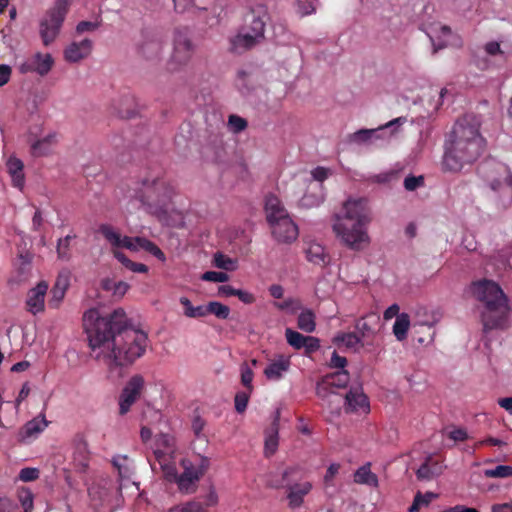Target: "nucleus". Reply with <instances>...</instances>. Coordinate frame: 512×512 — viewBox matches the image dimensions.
I'll return each instance as SVG.
<instances>
[{
    "instance_id": "f257e3e1",
    "label": "nucleus",
    "mask_w": 512,
    "mask_h": 512,
    "mask_svg": "<svg viewBox=\"0 0 512 512\" xmlns=\"http://www.w3.org/2000/svg\"><path fill=\"white\" fill-rule=\"evenodd\" d=\"M83 325L92 357L109 366L131 365L146 352L147 334L129 325L122 308L106 315L90 309L84 313Z\"/></svg>"
},
{
    "instance_id": "f03ea898",
    "label": "nucleus",
    "mask_w": 512,
    "mask_h": 512,
    "mask_svg": "<svg viewBox=\"0 0 512 512\" xmlns=\"http://www.w3.org/2000/svg\"><path fill=\"white\" fill-rule=\"evenodd\" d=\"M480 120L473 114L459 118L445 143L442 166L445 171L459 172L475 163L486 149V140L480 133Z\"/></svg>"
},
{
    "instance_id": "7ed1b4c3",
    "label": "nucleus",
    "mask_w": 512,
    "mask_h": 512,
    "mask_svg": "<svg viewBox=\"0 0 512 512\" xmlns=\"http://www.w3.org/2000/svg\"><path fill=\"white\" fill-rule=\"evenodd\" d=\"M371 222V211L366 198L348 199L342 211L335 215L333 232L340 242L353 251H362L371 239L367 227Z\"/></svg>"
},
{
    "instance_id": "20e7f679",
    "label": "nucleus",
    "mask_w": 512,
    "mask_h": 512,
    "mask_svg": "<svg viewBox=\"0 0 512 512\" xmlns=\"http://www.w3.org/2000/svg\"><path fill=\"white\" fill-rule=\"evenodd\" d=\"M471 291L478 301L484 303L481 315L484 330L506 328L510 307L501 287L496 282L485 279L474 282Z\"/></svg>"
},
{
    "instance_id": "39448f33",
    "label": "nucleus",
    "mask_w": 512,
    "mask_h": 512,
    "mask_svg": "<svg viewBox=\"0 0 512 512\" xmlns=\"http://www.w3.org/2000/svg\"><path fill=\"white\" fill-rule=\"evenodd\" d=\"M99 233L111 245L113 256L128 270L134 273H147L148 267L145 264L137 263L130 260L119 248H125L130 251L144 250L158 260L164 262L166 256L163 251L152 241L144 237H129L122 236L112 225L101 224L99 226Z\"/></svg>"
},
{
    "instance_id": "423d86ee",
    "label": "nucleus",
    "mask_w": 512,
    "mask_h": 512,
    "mask_svg": "<svg viewBox=\"0 0 512 512\" xmlns=\"http://www.w3.org/2000/svg\"><path fill=\"white\" fill-rule=\"evenodd\" d=\"M129 192V196L139 201L141 206L151 214L166 213L176 194L173 184L163 177L145 178L134 183Z\"/></svg>"
},
{
    "instance_id": "0eeeda50",
    "label": "nucleus",
    "mask_w": 512,
    "mask_h": 512,
    "mask_svg": "<svg viewBox=\"0 0 512 512\" xmlns=\"http://www.w3.org/2000/svg\"><path fill=\"white\" fill-rule=\"evenodd\" d=\"M265 212L272 236L277 242L290 244L298 238V226L277 196L266 197Z\"/></svg>"
},
{
    "instance_id": "6e6552de",
    "label": "nucleus",
    "mask_w": 512,
    "mask_h": 512,
    "mask_svg": "<svg viewBox=\"0 0 512 512\" xmlns=\"http://www.w3.org/2000/svg\"><path fill=\"white\" fill-rule=\"evenodd\" d=\"M478 173L493 191L506 190L512 197V173L508 166L494 160H488L478 167Z\"/></svg>"
},
{
    "instance_id": "1a4fd4ad",
    "label": "nucleus",
    "mask_w": 512,
    "mask_h": 512,
    "mask_svg": "<svg viewBox=\"0 0 512 512\" xmlns=\"http://www.w3.org/2000/svg\"><path fill=\"white\" fill-rule=\"evenodd\" d=\"M406 117H398L374 129H359L348 135V141L357 145H374L387 141L395 133V126L406 123Z\"/></svg>"
},
{
    "instance_id": "9d476101",
    "label": "nucleus",
    "mask_w": 512,
    "mask_h": 512,
    "mask_svg": "<svg viewBox=\"0 0 512 512\" xmlns=\"http://www.w3.org/2000/svg\"><path fill=\"white\" fill-rule=\"evenodd\" d=\"M68 12L67 2L59 1L47 11L40 21L39 33L45 46H49L59 35L60 29Z\"/></svg>"
},
{
    "instance_id": "9b49d317",
    "label": "nucleus",
    "mask_w": 512,
    "mask_h": 512,
    "mask_svg": "<svg viewBox=\"0 0 512 512\" xmlns=\"http://www.w3.org/2000/svg\"><path fill=\"white\" fill-rule=\"evenodd\" d=\"M210 465L209 458L199 455L196 462L189 459H182L183 472L177 479V485L181 492L192 493L200 478L206 473Z\"/></svg>"
},
{
    "instance_id": "f8f14e48",
    "label": "nucleus",
    "mask_w": 512,
    "mask_h": 512,
    "mask_svg": "<svg viewBox=\"0 0 512 512\" xmlns=\"http://www.w3.org/2000/svg\"><path fill=\"white\" fill-rule=\"evenodd\" d=\"M195 51V46L191 40L187 28H176L173 34V51L169 64L173 70H178L186 66Z\"/></svg>"
},
{
    "instance_id": "ddd939ff",
    "label": "nucleus",
    "mask_w": 512,
    "mask_h": 512,
    "mask_svg": "<svg viewBox=\"0 0 512 512\" xmlns=\"http://www.w3.org/2000/svg\"><path fill=\"white\" fill-rule=\"evenodd\" d=\"M349 381L350 375L347 370L327 374L317 382L316 395L323 400L334 398L331 402H336L339 409L343 399L333 391V388H345Z\"/></svg>"
},
{
    "instance_id": "4468645a",
    "label": "nucleus",
    "mask_w": 512,
    "mask_h": 512,
    "mask_svg": "<svg viewBox=\"0 0 512 512\" xmlns=\"http://www.w3.org/2000/svg\"><path fill=\"white\" fill-rule=\"evenodd\" d=\"M144 385L145 380L140 374L133 375L128 380L119 397V413L121 415H125L140 398Z\"/></svg>"
},
{
    "instance_id": "2eb2a0df",
    "label": "nucleus",
    "mask_w": 512,
    "mask_h": 512,
    "mask_svg": "<svg viewBox=\"0 0 512 512\" xmlns=\"http://www.w3.org/2000/svg\"><path fill=\"white\" fill-rule=\"evenodd\" d=\"M54 65V59L49 53L37 52L19 65L22 74L36 73L41 77L46 76Z\"/></svg>"
},
{
    "instance_id": "dca6fc26",
    "label": "nucleus",
    "mask_w": 512,
    "mask_h": 512,
    "mask_svg": "<svg viewBox=\"0 0 512 512\" xmlns=\"http://www.w3.org/2000/svg\"><path fill=\"white\" fill-rule=\"evenodd\" d=\"M268 19L267 8L264 5L251 7L244 17L243 30H246L256 37L264 39L266 21Z\"/></svg>"
},
{
    "instance_id": "f3484780",
    "label": "nucleus",
    "mask_w": 512,
    "mask_h": 512,
    "mask_svg": "<svg viewBox=\"0 0 512 512\" xmlns=\"http://www.w3.org/2000/svg\"><path fill=\"white\" fill-rule=\"evenodd\" d=\"M312 488L313 485L310 481L302 479V473L300 479L288 482L286 498L289 508L293 510L300 508L304 503V498L311 492Z\"/></svg>"
},
{
    "instance_id": "a211bd4d",
    "label": "nucleus",
    "mask_w": 512,
    "mask_h": 512,
    "mask_svg": "<svg viewBox=\"0 0 512 512\" xmlns=\"http://www.w3.org/2000/svg\"><path fill=\"white\" fill-rule=\"evenodd\" d=\"M163 45L164 37L161 33L149 32L144 36V40L140 46V52L146 59H156L160 56Z\"/></svg>"
},
{
    "instance_id": "6ab92c4d",
    "label": "nucleus",
    "mask_w": 512,
    "mask_h": 512,
    "mask_svg": "<svg viewBox=\"0 0 512 512\" xmlns=\"http://www.w3.org/2000/svg\"><path fill=\"white\" fill-rule=\"evenodd\" d=\"M263 40L260 37H256L255 34L242 29V31L230 39V51L235 54H242L254 48Z\"/></svg>"
},
{
    "instance_id": "aec40b11",
    "label": "nucleus",
    "mask_w": 512,
    "mask_h": 512,
    "mask_svg": "<svg viewBox=\"0 0 512 512\" xmlns=\"http://www.w3.org/2000/svg\"><path fill=\"white\" fill-rule=\"evenodd\" d=\"M346 412H369V400L363 393L362 388H351L344 397Z\"/></svg>"
},
{
    "instance_id": "412c9836",
    "label": "nucleus",
    "mask_w": 512,
    "mask_h": 512,
    "mask_svg": "<svg viewBox=\"0 0 512 512\" xmlns=\"http://www.w3.org/2000/svg\"><path fill=\"white\" fill-rule=\"evenodd\" d=\"M443 460L437 455H429L416 471L419 480H431L442 474Z\"/></svg>"
},
{
    "instance_id": "4be33fe9",
    "label": "nucleus",
    "mask_w": 512,
    "mask_h": 512,
    "mask_svg": "<svg viewBox=\"0 0 512 512\" xmlns=\"http://www.w3.org/2000/svg\"><path fill=\"white\" fill-rule=\"evenodd\" d=\"M48 290V284L41 281L36 287L29 290L26 300L27 310L32 314L44 311V299Z\"/></svg>"
},
{
    "instance_id": "5701e85b",
    "label": "nucleus",
    "mask_w": 512,
    "mask_h": 512,
    "mask_svg": "<svg viewBox=\"0 0 512 512\" xmlns=\"http://www.w3.org/2000/svg\"><path fill=\"white\" fill-rule=\"evenodd\" d=\"M279 421L280 412L276 411L275 417L268 429L265 431L264 455L266 458L273 456L279 445Z\"/></svg>"
},
{
    "instance_id": "b1692460",
    "label": "nucleus",
    "mask_w": 512,
    "mask_h": 512,
    "mask_svg": "<svg viewBox=\"0 0 512 512\" xmlns=\"http://www.w3.org/2000/svg\"><path fill=\"white\" fill-rule=\"evenodd\" d=\"M92 47V41L89 39H83L80 42H72L64 50V58L71 63L79 62L90 55Z\"/></svg>"
},
{
    "instance_id": "393cba45",
    "label": "nucleus",
    "mask_w": 512,
    "mask_h": 512,
    "mask_svg": "<svg viewBox=\"0 0 512 512\" xmlns=\"http://www.w3.org/2000/svg\"><path fill=\"white\" fill-rule=\"evenodd\" d=\"M301 468L299 466L287 467L280 475L271 473L267 479V486L274 489L288 487L291 480L300 479Z\"/></svg>"
},
{
    "instance_id": "a878e982",
    "label": "nucleus",
    "mask_w": 512,
    "mask_h": 512,
    "mask_svg": "<svg viewBox=\"0 0 512 512\" xmlns=\"http://www.w3.org/2000/svg\"><path fill=\"white\" fill-rule=\"evenodd\" d=\"M291 362L288 357L280 355L277 359L271 361L264 369V375L269 380L277 381L290 368Z\"/></svg>"
},
{
    "instance_id": "bb28decb",
    "label": "nucleus",
    "mask_w": 512,
    "mask_h": 512,
    "mask_svg": "<svg viewBox=\"0 0 512 512\" xmlns=\"http://www.w3.org/2000/svg\"><path fill=\"white\" fill-rule=\"evenodd\" d=\"M176 453V444L175 438L169 434H159L155 440V450L154 456L158 458V456L167 457V456H175Z\"/></svg>"
},
{
    "instance_id": "cd10ccee",
    "label": "nucleus",
    "mask_w": 512,
    "mask_h": 512,
    "mask_svg": "<svg viewBox=\"0 0 512 512\" xmlns=\"http://www.w3.org/2000/svg\"><path fill=\"white\" fill-rule=\"evenodd\" d=\"M6 168L11 176L12 183L15 187L22 189L25 183L24 176V164L22 160L15 156H11L8 158L6 162Z\"/></svg>"
},
{
    "instance_id": "c85d7f7f",
    "label": "nucleus",
    "mask_w": 512,
    "mask_h": 512,
    "mask_svg": "<svg viewBox=\"0 0 512 512\" xmlns=\"http://www.w3.org/2000/svg\"><path fill=\"white\" fill-rule=\"evenodd\" d=\"M355 327L362 337L374 335L380 327V318L374 313L368 314L360 318Z\"/></svg>"
},
{
    "instance_id": "c756f323",
    "label": "nucleus",
    "mask_w": 512,
    "mask_h": 512,
    "mask_svg": "<svg viewBox=\"0 0 512 512\" xmlns=\"http://www.w3.org/2000/svg\"><path fill=\"white\" fill-rule=\"evenodd\" d=\"M306 258L309 262L325 267L330 263V256L319 243H310L306 249Z\"/></svg>"
},
{
    "instance_id": "7c9ffc66",
    "label": "nucleus",
    "mask_w": 512,
    "mask_h": 512,
    "mask_svg": "<svg viewBox=\"0 0 512 512\" xmlns=\"http://www.w3.org/2000/svg\"><path fill=\"white\" fill-rule=\"evenodd\" d=\"M48 426V421L45 418L44 414H41L38 417L33 418L28 421L21 429L20 436L22 440H26L27 438H31L37 436L39 433L44 431V429Z\"/></svg>"
},
{
    "instance_id": "2f4dec72",
    "label": "nucleus",
    "mask_w": 512,
    "mask_h": 512,
    "mask_svg": "<svg viewBox=\"0 0 512 512\" xmlns=\"http://www.w3.org/2000/svg\"><path fill=\"white\" fill-rule=\"evenodd\" d=\"M56 143V135L49 134L42 139L35 141L31 145V154L34 157H42L48 155L53 145Z\"/></svg>"
},
{
    "instance_id": "473e14b6",
    "label": "nucleus",
    "mask_w": 512,
    "mask_h": 512,
    "mask_svg": "<svg viewBox=\"0 0 512 512\" xmlns=\"http://www.w3.org/2000/svg\"><path fill=\"white\" fill-rule=\"evenodd\" d=\"M175 456L162 457L158 456L155 458L164 474V477L169 482H177L179 477L176 464L174 461Z\"/></svg>"
},
{
    "instance_id": "72a5a7b5",
    "label": "nucleus",
    "mask_w": 512,
    "mask_h": 512,
    "mask_svg": "<svg viewBox=\"0 0 512 512\" xmlns=\"http://www.w3.org/2000/svg\"><path fill=\"white\" fill-rule=\"evenodd\" d=\"M354 482L372 487H376L378 485V477L371 471L370 463H366L356 470L354 474Z\"/></svg>"
},
{
    "instance_id": "f704fd0d",
    "label": "nucleus",
    "mask_w": 512,
    "mask_h": 512,
    "mask_svg": "<svg viewBox=\"0 0 512 512\" xmlns=\"http://www.w3.org/2000/svg\"><path fill=\"white\" fill-rule=\"evenodd\" d=\"M297 326L306 333H312L316 328V316L311 309H304L298 316Z\"/></svg>"
},
{
    "instance_id": "c9c22d12",
    "label": "nucleus",
    "mask_w": 512,
    "mask_h": 512,
    "mask_svg": "<svg viewBox=\"0 0 512 512\" xmlns=\"http://www.w3.org/2000/svg\"><path fill=\"white\" fill-rule=\"evenodd\" d=\"M410 327V317L407 313H401L397 316L393 325V334L398 341H403L407 338V333Z\"/></svg>"
},
{
    "instance_id": "e433bc0d",
    "label": "nucleus",
    "mask_w": 512,
    "mask_h": 512,
    "mask_svg": "<svg viewBox=\"0 0 512 512\" xmlns=\"http://www.w3.org/2000/svg\"><path fill=\"white\" fill-rule=\"evenodd\" d=\"M319 190L318 193L311 194L306 193L300 200V205L305 208H312L319 206L324 201V195L322 193V184H315Z\"/></svg>"
},
{
    "instance_id": "4c0bfd02",
    "label": "nucleus",
    "mask_w": 512,
    "mask_h": 512,
    "mask_svg": "<svg viewBox=\"0 0 512 512\" xmlns=\"http://www.w3.org/2000/svg\"><path fill=\"white\" fill-rule=\"evenodd\" d=\"M180 303L184 307V315L189 318H201L205 317V306H193L191 301L187 297H181Z\"/></svg>"
},
{
    "instance_id": "58836bf2",
    "label": "nucleus",
    "mask_w": 512,
    "mask_h": 512,
    "mask_svg": "<svg viewBox=\"0 0 512 512\" xmlns=\"http://www.w3.org/2000/svg\"><path fill=\"white\" fill-rule=\"evenodd\" d=\"M213 314L219 319H227L230 314V308L220 302L212 301L205 306V316Z\"/></svg>"
},
{
    "instance_id": "ea45409f",
    "label": "nucleus",
    "mask_w": 512,
    "mask_h": 512,
    "mask_svg": "<svg viewBox=\"0 0 512 512\" xmlns=\"http://www.w3.org/2000/svg\"><path fill=\"white\" fill-rule=\"evenodd\" d=\"M213 264L220 269L226 271H233L237 267V261L228 257L227 255L217 252L213 257Z\"/></svg>"
},
{
    "instance_id": "a19ab883",
    "label": "nucleus",
    "mask_w": 512,
    "mask_h": 512,
    "mask_svg": "<svg viewBox=\"0 0 512 512\" xmlns=\"http://www.w3.org/2000/svg\"><path fill=\"white\" fill-rule=\"evenodd\" d=\"M285 337H286L287 343L296 350L302 349L305 344V341L308 338V336H305V335H303L295 330H292L290 328L286 329Z\"/></svg>"
},
{
    "instance_id": "79ce46f5",
    "label": "nucleus",
    "mask_w": 512,
    "mask_h": 512,
    "mask_svg": "<svg viewBox=\"0 0 512 512\" xmlns=\"http://www.w3.org/2000/svg\"><path fill=\"white\" fill-rule=\"evenodd\" d=\"M76 238L75 234H69L64 238H60L57 243V255L59 259L69 260L70 259V243Z\"/></svg>"
},
{
    "instance_id": "37998d69",
    "label": "nucleus",
    "mask_w": 512,
    "mask_h": 512,
    "mask_svg": "<svg viewBox=\"0 0 512 512\" xmlns=\"http://www.w3.org/2000/svg\"><path fill=\"white\" fill-rule=\"evenodd\" d=\"M484 476L487 478H509L512 477V466L498 465L493 469H486Z\"/></svg>"
},
{
    "instance_id": "c03bdc74",
    "label": "nucleus",
    "mask_w": 512,
    "mask_h": 512,
    "mask_svg": "<svg viewBox=\"0 0 512 512\" xmlns=\"http://www.w3.org/2000/svg\"><path fill=\"white\" fill-rule=\"evenodd\" d=\"M207 422L200 415H194L191 422V429L193 431L194 436L197 439L207 440V436L204 433Z\"/></svg>"
},
{
    "instance_id": "a18cd8bd",
    "label": "nucleus",
    "mask_w": 512,
    "mask_h": 512,
    "mask_svg": "<svg viewBox=\"0 0 512 512\" xmlns=\"http://www.w3.org/2000/svg\"><path fill=\"white\" fill-rule=\"evenodd\" d=\"M128 457L125 455H118L113 458V465L117 468L119 476L122 478H129L131 471L129 466L127 465Z\"/></svg>"
},
{
    "instance_id": "49530a36",
    "label": "nucleus",
    "mask_w": 512,
    "mask_h": 512,
    "mask_svg": "<svg viewBox=\"0 0 512 512\" xmlns=\"http://www.w3.org/2000/svg\"><path fill=\"white\" fill-rule=\"evenodd\" d=\"M67 289V283L66 280L64 281L62 286H54L51 290L52 297L49 300V306L51 308H58L60 302L63 300L65 296V292Z\"/></svg>"
},
{
    "instance_id": "de8ad7c7",
    "label": "nucleus",
    "mask_w": 512,
    "mask_h": 512,
    "mask_svg": "<svg viewBox=\"0 0 512 512\" xmlns=\"http://www.w3.org/2000/svg\"><path fill=\"white\" fill-rule=\"evenodd\" d=\"M18 500L21 503L23 512H31L33 510V494L30 490H20L18 492Z\"/></svg>"
},
{
    "instance_id": "09e8293b",
    "label": "nucleus",
    "mask_w": 512,
    "mask_h": 512,
    "mask_svg": "<svg viewBox=\"0 0 512 512\" xmlns=\"http://www.w3.org/2000/svg\"><path fill=\"white\" fill-rule=\"evenodd\" d=\"M250 393L251 392H249V390L239 391L236 393L234 403L235 410L238 413H243L246 410L250 398Z\"/></svg>"
},
{
    "instance_id": "8fccbe9b",
    "label": "nucleus",
    "mask_w": 512,
    "mask_h": 512,
    "mask_svg": "<svg viewBox=\"0 0 512 512\" xmlns=\"http://www.w3.org/2000/svg\"><path fill=\"white\" fill-rule=\"evenodd\" d=\"M241 383L246 387L249 392H252L253 385L252 381L254 378L253 370L248 366L247 363L241 365Z\"/></svg>"
},
{
    "instance_id": "3c124183",
    "label": "nucleus",
    "mask_w": 512,
    "mask_h": 512,
    "mask_svg": "<svg viewBox=\"0 0 512 512\" xmlns=\"http://www.w3.org/2000/svg\"><path fill=\"white\" fill-rule=\"evenodd\" d=\"M360 337L356 333H341L335 337V342H341L345 346L352 348L360 342Z\"/></svg>"
},
{
    "instance_id": "603ef678",
    "label": "nucleus",
    "mask_w": 512,
    "mask_h": 512,
    "mask_svg": "<svg viewBox=\"0 0 512 512\" xmlns=\"http://www.w3.org/2000/svg\"><path fill=\"white\" fill-rule=\"evenodd\" d=\"M168 512H207L201 503L192 501L182 506L171 508Z\"/></svg>"
},
{
    "instance_id": "864d4df0",
    "label": "nucleus",
    "mask_w": 512,
    "mask_h": 512,
    "mask_svg": "<svg viewBox=\"0 0 512 512\" xmlns=\"http://www.w3.org/2000/svg\"><path fill=\"white\" fill-rule=\"evenodd\" d=\"M228 124L234 133H239L243 131L244 129H246L248 125L247 121L244 118L234 114L229 116Z\"/></svg>"
},
{
    "instance_id": "5fc2aeb1",
    "label": "nucleus",
    "mask_w": 512,
    "mask_h": 512,
    "mask_svg": "<svg viewBox=\"0 0 512 512\" xmlns=\"http://www.w3.org/2000/svg\"><path fill=\"white\" fill-rule=\"evenodd\" d=\"M201 279L204 281L223 283L229 280V275L225 272L207 271L202 274Z\"/></svg>"
},
{
    "instance_id": "6e6d98bb",
    "label": "nucleus",
    "mask_w": 512,
    "mask_h": 512,
    "mask_svg": "<svg viewBox=\"0 0 512 512\" xmlns=\"http://www.w3.org/2000/svg\"><path fill=\"white\" fill-rule=\"evenodd\" d=\"M101 25V21H80L76 26V33L81 35L85 32H93Z\"/></svg>"
},
{
    "instance_id": "4d7b16f0",
    "label": "nucleus",
    "mask_w": 512,
    "mask_h": 512,
    "mask_svg": "<svg viewBox=\"0 0 512 512\" xmlns=\"http://www.w3.org/2000/svg\"><path fill=\"white\" fill-rule=\"evenodd\" d=\"M319 348H320V340L316 337L308 336L302 349H304V354L306 356H311L313 353L318 351Z\"/></svg>"
},
{
    "instance_id": "13d9d810",
    "label": "nucleus",
    "mask_w": 512,
    "mask_h": 512,
    "mask_svg": "<svg viewBox=\"0 0 512 512\" xmlns=\"http://www.w3.org/2000/svg\"><path fill=\"white\" fill-rule=\"evenodd\" d=\"M39 478V470L37 468L26 467L20 470L19 479L23 482L34 481Z\"/></svg>"
},
{
    "instance_id": "bf43d9fd",
    "label": "nucleus",
    "mask_w": 512,
    "mask_h": 512,
    "mask_svg": "<svg viewBox=\"0 0 512 512\" xmlns=\"http://www.w3.org/2000/svg\"><path fill=\"white\" fill-rule=\"evenodd\" d=\"M424 185V177L423 176H408L404 180V187L408 191H414L418 187Z\"/></svg>"
},
{
    "instance_id": "052dcab7",
    "label": "nucleus",
    "mask_w": 512,
    "mask_h": 512,
    "mask_svg": "<svg viewBox=\"0 0 512 512\" xmlns=\"http://www.w3.org/2000/svg\"><path fill=\"white\" fill-rule=\"evenodd\" d=\"M346 365H347V359L343 356H340L336 351H334L332 353L329 366L331 368L345 370Z\"/></svg>"
},
{
    "instance_id": "680f3d73",
    "label": "nucleus",
    "mask_w": 512,
    "mask_h": 512,
    "mask_svg": "<svg viewBox=\"0 0 512 512\" xmlns=\"http://www.w3.org/2000/svg\"><path fill=\"white\" fill-rule=\"evenodd\" d=\"M276 306L280 310L291 309L292 312H295V311L301 309V302L299 300L288 298L285 301H283L282 303H276Z\"/></svg>"
},
{
    "instance_id": "e2e57ef3",
    "label": "nucleus",
    "mask_w": 512,
    "mask_h": 512,
    "mask_svg": "<svg viewBox=\"0 0 512 512\" xmlns=\"http://www.w3.org/2000/svg\"><path fill=\"white\" fill-rule=\"evenodd\" d=\"M0 512H20L16 503L8 498H0Z\"/></svg>"
},
{
    "instance_id": "0e129e2a",
    "label": "nucleus",
    "mask_w": 512,
    "mask_h": 512,
    "mask_svg": "<svg viewBox=\"0 0 512 512\" xmlns=\"http://www.w3.org/2000/svg\"><path fill=\"white\" fill-rule=\"evenodd\" d=\"M448 437L454 442H463L468 439V434L463 428H455L448 433Z\"/></svg>"
},
{
    "instance_id": "69168bd1",
    "label": "nucleus",
    "mask_w": 512,
    "mask_h": 512,
    "mask_svg": "<svg viewBox=\"0 0 512 512\" xmlns=\"http://www.w3.org/2000/svg\"><path fill=\"white\" fill-rule=\"evenodd\" d=\"M311 175L314 181H317L319 184H321L325 179H327L329 175V169L319 166L312 170Z\"/></svg>"
},
{
    "instance_id": "338daca9",
    "label": "nucleus",
    "mask_w": 512,
    "mask_h": 512,
    "mask_svg": "<svg viewBox=\"0 0 512 512\" xmlns=\"http://www.w3.org/2000/svg\"><path fill=\"white\" fill-rule=\"evenodd\" d=\"M11 67L5 64L0 65V87L7 84L11 77Z\"/></svg>"
},
{
    "instance_id": "774afa93",
    "label": "nucleus",
    "mask_w": 512,
    "mask_h": 512,
    "mask_svg": "<svg viewBox=\"0 0 512 512\" xmlns=\"http://www.w3.org/2000/svg\"><path fill=\"white\" fill-rule=\"evenodd\" d=\"M235 296L244 304H252L255 301V296L252 293L241 289H237Z\"/></svg>"
}]
</instances>
